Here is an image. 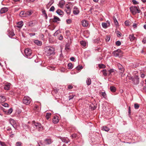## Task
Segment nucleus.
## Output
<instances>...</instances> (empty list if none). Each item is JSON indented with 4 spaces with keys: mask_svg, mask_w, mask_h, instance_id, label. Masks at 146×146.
<instances>
[{
    "mask_svg": "<svg viewBox=\"0 0 146 146\" xmlns=\"http://www.w3.org/2000/svg\"><path fill=\"white\" fill-rule=\"evenodd\" d=\"M45 54L48 56L54 54V48L52 47L48 46L45 47Z\"/></svg>",
    "mask_w": 146,
    "mask_h": 146,
    "instance_id": "f257e3e1",
    "label": "nucleus"
},
{
    "mask_svg": "<svg viewBox=\"0 0 146 146\" xmlns=\"http://www.w3.org/2000/svg\"><path fill=\"white\" fill-rule=\"evenodd\" d=\"M33 12L31 10L27 11H21L20 13V16L21 17H26L31 15Z\"/></svg>",
    "mask_w": 146,
    "mask_h": 146,
    "instance_id": "f03ea898",
    "label": "nucleus"
},
{
    "mask_svg": "<svg viewBox=\"0 0 146 146\" xmlns=\"http://www.w3.org/2000/svg\"><path fill=\"white\" fill-rule=\"evenodd\" d=\"M33 125H35L36 128L39 131H42L43 130V128L41 125L39 123L35 122V121L32 122Z\"/></svg>",
    "mask_w": 146,
    "mask_h": 146,
    "instance_id": "7ed1b4c3",
    "label": "nucleus"
},
{
    "mask_svg": "<svg viewBox=\"0 0 146 146\" xmlns=\"http://www.w3.org/2000/svg\"><path fill=\"white\" fill-rule=\"evenodd\" d=\"M130 9L132 14L133 15H135L137 13H139L140 11V10L136 6L131 7Z\"/></svg>",
    "mask_w": 146,
    "mask_h": 146,
    "instance_id": "20e7f679",
    "label": "nucleus"
},
{
    "mask_svg": "<svg viewBox=\"0 0 146 146\" xmlns=\"http://www.w3.org/2000/svg\"><path fill=\"white\" fill-rule=\"evenodd\" d=\"M31 102V99L28 96L25 97L23 100V103L26 105L30 104Z\"/></svg>",
    "mask_w": 146,
    "mask_h": 146,
    "instance_id": "39448f33",
    "label": "nucleus"
},
{
    "mask_svg": "<svg viewBox=\"0 0 146 146\" xmlns=\"http://www.w3.org/2000/svg\"><path fill=\"white\" fill-rule=\"evenodd\" d=\"M122 54L121 51L120 49H119L114 51L113 52V54L115 57L119 56Z\"/></svg>",
    "mask_w": 146,
    "mask_h": 146,
    "instance_id": "423d86ee",
    "label": "nucleus"
},
{
    "mask_svg": "<svg viewBox=\"0 0 146 146\" xmlns=\"http://www.w3.org/2000/svg\"><path fill=\"white\" fill-rule=\"evenodd\" d=\"M133 83L135 84H139V78L138 76L136 75L134 76L133 80Z\"/></svg>",
    "mask_w": 146,
    "mask_h": 146,
    "instance_id": "0eeeda50",
    "label": "nucleus"
},
{
    "mask_svg": "<svg viewBox=\"0 0 146 146\" xmlns=\"http://www.w3.org/2000/svg\"><path fill=\"white\" fill-rule=\"evenodd\" d=\"M73 11V14L75 15H77L80 12L78 8L76 6L74 7Z\"/></svg>",
    "mask_w": 146,
    "mask_h": 146,
    "instance_id": "6e6552de",
    "label": "nucleus"
},
{
    "mask_svg": "<svg viewBox=\"0 0 146 146\" xmlns=\"http://www.w3.org/2000/svg\"><path fill=\"white\" fill-rule=\"evenodd\" d=\"M65 6L67 9H65V11L68 15H70V14L71 10L70 6L67 4Z\"/></svg>",
    "mask_w": 146,
    "mask_h": 146,
    "instance_id": "1a4fd4ad",
    "label": "nucleus"
},
{
    "mask_svg": "<svg viewBox=\"0 0 146 146\" xmlns=\"http://www.w3.org/2000/svg\"><path fill=\"white\" fill-rule=\"evenodd\" d=\"M25 53L27 56H30L31 54V51L30 49L29 48H27L25 50Z\"/></svg>",
    "mask_w": 146,
    "mask_h": 146,
    "instance_id": "9d476101",
    "label": "nucleus"
},
{
    "mask_svg": "<svg viewBox=\"0 0 146 146\" xmlns=\"http://www.w3.org/2000/svg\"><path fill=\"white\" fill-rule=\"evenodd\" d=\"M9 122L12 126L15 129H16V124L15 121L12 119H11L10 120Z\"/></svg>",
    "mask_w": 146,
    "mask_h": 146,
    "instance_id": "9b49d317",
    "label": "nucleus"
},
{
    "mask_svg": "<svg viewBox=\"0 0 146 146\" xmlns=\"http://www.w3.org/2000/svg\"><path fill=\"white\" fill-rule=\"evenodd\" d=\"M117 66L119 69L120 70V73H123L124 71V68L123 66L119 63H118Z\"/></svg>",
    "mask_w": 146,
    "mask_h": 146,
    "instance_id": "f8f14e48",
    "label": "nucleus"
},
{
    "mask_svg": "<svg viewBox=\"0 0 146 146\" xmlns=\"http://www.w3.org/2000/svg\"><path fill=\"white\" fill-rule=\"evenodd\" d=\"M60 139L63 142L66 143H68L70 141V140L67 137H61Z\"/></svg>",
    "mask_w": 146,
    "mask_h": 146,
    "instance_id": "ddd939ff",
    "label": "nucleus"
},
{
    "mask_svg": "<svg viewBox=\"0 0 146 146\" xmlns=\"http://www.w3.org/2000/svg\"><path fill=\"white\" fill-rule=\"evenodd\" d=\"M8 9V8L7 7L2 8L0 10V13L1 14L5 13L7 11Z\"/></svg>",
    "mask_w": 146,
    "mask_h": 146,
    "instance_id": "4468645a",
    "label": "nucleus"
},
{
    "mask_svg": "<svg viewBox=\"0 0 146 146\" xmlns=\"http://www.w3.org/2000/svg\"><path fill=\"white\" fill-rule=\"evenodd\" d=\"M44 141L45 144L46 145L50 144L52 142V140L50 139H45L44 140Z\"/></svg>",
    "mask_w": 146,
    "mask_h": 146,
    "instance_id": "2eb2a0df",
    "label": "nucleus"
},
{
    "mask_svg": "<svg viewBox=\"0 0 146 146\" xmlns=\"http://www.w3.org/2000/svg\"><path fill=\"white\" fill-rule=\"evenodd\" d=\"M59 121L58 119V117L56 116H55L54 117L53 119H52V122L54 123H57Z\"/></svg>",
    "mask_w": 146,
    "mask_h": 146,
    "instance_id": "dca6fc26",
    "label": "nucleus"
},
{
    "mask_svg": "<svg viewBox=\"0 0 146 146\" xmlns=\"http://www.w3.org/2000/svg\"><path fill=\"white\" fill-rule=\"evenodd\" d=\"M11 85V84L10 83H7L6 84H5L4 89L6 90H9Z\"/></svg>",
    "mask_w": 146,
    "mask_h": 146,
    "instance_id": "f3484780",
    "label": "nucleus"
},
{
    "mask_svg": "<svg viewBox=\"0 0 146 146\" xmlns=\"http://www.w3.org/2000/svg\"><path fill=\"white\" fill-rule=\"evenodd\" d=\"M65 1H64L62 0L60 1L59 3V6L60 8H63L65 4Z\"/></svg>",
    "mask_w": 146,
    "mask_h": 146,
    "instance_id": "a211bd4d",
    "label": "nucleus"
},
{
    "mask_svg": "<svg viewBox=\"0 0 146 146\" xmlns=\"http://www.w3.org/2000/svg\"><path fill=\"white\" fill-rule=\"evenodd\" d=\"M82 26L84 27H87L88 26V24L87 21L85 20H84L82 22Z\"/></svg>",
    "mask_w": 146,
    "mask_h": 146,
    "instance_id": "6ab92c4d",
    "label": "nucleus"
},
{
    "mask_svg": "<svg viewBox=\"0 0 146 146\" xmlns=\"http://www.w3.org/2000/svg\"><path fill=\"white\" fill-rule=\"evenodd\" d=\"M129 38L131 41H132L136 39L133 34L130 35L129 36Z\"/></svg>",
    "mask_w": 146,
    "mask_h": 146,
    "instance_id": "aec40b11",
    "label": "nucleus"
},
{
    "mask_svg": "<svg viewBox=\"0 0 146 146\" xmlns=\"http://www.w3.org/2000/svg\"><path fill=\"white\" fill-rule=\"evenodd\" d=\"M54 18L52 20L53 22H56L58 21H60V19L58 17L54 16Z\"/></svg>",
    "mask_w": 146,
    "mask_h": 146,
    "instance_id": "412c9836",
    "label": "nucleus"
},
{
    "mask_svg": "<svg viewBox=\"0 0 146 146\" xmlns=\"http://www.w3.org/2000/svg\"><path fill=\"white\" fill-rule=\"evenodd\" d=\"M5 100V98L4 96H0V103L4 102Z\"/></svg>",
    "mask_w": 146,
    "mask_h": 146,
    "instance_id": "4be33fe9",
    "label": "nucleus"
},
{
    "mask_svg": "<svg viewBox=\"0 0 146 146\" xmlns=\"http://www.w3.org/2000/svg\"><path fill=\"white\" fill-rule=\"evenodd\" d=\"M34 42L35 44L38 46H40L42 44V43L41 41L37 40H35L34 41Z\"/></svg>",
    "mask_w": 146,
    "mask_h": 146,
    "instance_id": "5701e85b",
    "label": "nucleus"
},
{
    "mask_svg": "<svg viewBox=\"0 0 146 146\" xmlns=\"http://www.w3.org/2000/svg\"><path fill=\"white\" fill-rule=\"evenodd\" d=\"M56 13L60 15H62L64 14V12L60 9H58Z\"/></svg>",
    "mask_w": 146,
    "mask_h": 146,
    "instance_id": "b1692460",
    "label": "nucleus"
},
{
    "mask_svg": "<svg viewBox=\"0 0 146 146\" xmlns=\"http://www.w3.org/2000/svg\"><path fill=\"white\" fill-rule=\"evenodd\" d=\"M86 83L88 86L90 85L91 83V80L90 78H88L86 80Z\"/></svg>",
    "mask_w": 146,
    "mask_h": 146,
    "instance_id": "393cba45",
    "label": "nucleus"
},
{
    "mask_svg": "<svg viewBox=\"0 0 146 146\" xmlns=\"http://www.w3.org/2000/svg\"><path fill=\"white\" fill-rule=\"evenodd\" d=\"M110 89L111 91L112 92H115L116 91V88L114 86H111L110 87Z\"/></svg>",
    "mask_w": 146,
    "mask_h": 146,
    "instance_id": "a878e982",
    "label": "nucleus"
},
{
    "mask_svg": "<svg viewBox=\"0 0 146 146\" xmlns=\"http://www.w3.org/2000/svg\"><path fill=\"white\" fill-rule=\"evenodd\" d=\"M102 129L103 131H108L110 129L109 128L105 126L102 127Z\"/></svg>",
    "mask_w": 146,
    "mask_h": 146,
    "instance_id": "bb28decb",
    "label": "nucleus"
},
{
    "mask_svg": "<svg viewBox=\"0 0 146 146\" xmlns=\"http://www.w3.org/2000/svg\"><path fill=\"white\" fill-rule=\"evenodd\" d=\"M23 22L21 21L18 22L17 23V24L18 25H19V26H17V27L19 28H21L23 26Z\"/></svg>",
    "mask_w": 146,
    "mask_h": 146,
    "instance_id": "cd10ccee",
    "label": "nucleus"
},
{
    "mask_svg": "<svg viewBox=\"0 0 146 146\" xmlns=\"http://www.w3.org/2000/svg\"><path fill=\"white\" fill-rule=\"evenodd\" d=\"M9 36L10 37H12L15 35L14 33L11 31H8Z\"/></svg>",
    "mask_w": 146,
    "mask_h": 146,
    "instance_id": "c85d7f7f",
    "label": "nucleus"
},
{
    "mask_svg": "<svg viewBox=\"0 0 146 146\" xmlns=\"http://www.w3.org/2000/svg\"><path fill=\"white\" fill-rule=\"evenodd\" d=\"M80 43L83 46V47H85L86 46V42L84 41H81L80 42Z\"/></svg>",
    "mask_w": 146,
    "mask_h": 146,
    "instance_id": "c756f323",
    "label": "nucleus"
},
{
    "mask_svg": "<svg viewBox=\"0 0 146 146\" xmlns=\"http://www.w3.org/2000/svg\"><path fill=\"white\" fill-rule=\"evenodd\" d=\"M108 72H109V73L108 74V76H110L112 73L115 72V71L113 69H112L109 70Z\"/></svg>",
    "mask_w": 146,
    "mask_h": 146,
    "instance_id": "7c9ffc66",
    "label": "nucleus"
},
{
    "mask_svg": "<svg viewBox=\"0 0 146 146\" xmlns=\"http://www.w3.org/2000/svg\"><path fill=\"white\" fill-rule=\"evenodd\" d=\"M54 1L53 0H51L47 5V7H49L50 6L54 3Z\"/></svg>",
    "mask_w": 146,
    "mask_h": 146,
    "instance_id": "2f4dec72",
    "label": "nucleus"
},
{
    "mask_svg": "<svg viewBox=\"0 0 146 146\" xmlns=\"http://www.w3.org/2000/svg\"><path fill=\"white\" fill-rule=\"evenodd\" d=\"M102 25L103 28L106 29L107 28V24L106 23H102Z\"/></svg>",
    "mask_w": 146,
    "mask_h": 146,
    "instance_id": "473e14b6",
    "label": "nucleus"
},
{
    "mask_svg": "<svg viewBox=\"0 0 146 146\" xmlns=\"http://www.w3.org/2000/svg\"><path fill=\"white\" fill-rule=\"evenodd\" d=\"M101 95L104 98H106L107 97L106 94L105 92H101Z\"/></svg>",
    "mask_w": 146,
    "mask_h": 146,
    "instance_id": "72a5a7b5",
    "label": "nucleus"
},
{
    "mask_svg": "<svg viewBox=\"0 0 146 146\" xmlns=\"http://www.w3.org/2000/svg\"><path fill=\"white\" fill-rule=\"evenodd\" d=\"M103 75L105 76H106L107 75V73L106 72V69L103 70L102 71Z\"/></svg>",
    "mask_w": 146,
    "mask_h": 146,
    "instance_id": "f704fd0d",
    "label": "nucleus"
},
{
    "mask_svg": "<svg viewBox=\"0 0 146 146\" xmlns=\"http://www.w3.org/2000/svg\"><path fill=\"white\" fill-rule=\"evenodd\" d=\"M113 18L115 24L116 25H118V23L115 17H113Z\"/></svg>",
    "mask_w": 146,
    "mask_h": 146,
    "instance_id": "c9c22d12",
    "label": "nucleus"
},
{
    "mask_svg": "<svg viewBox=\"0 0 146 146\" xmlns=\"http://www.w3.org/2000/svg\"><path fill=\"white\" fill-rule=\"evenodd\" d=\"M51 115V113H47L46 116V119L47 120L48 119Z\"/></svg>",
    "mask_w": 146,
    "mask_h": 146,
    "instance_id": "e433bc0d",
    "label": "nucleus"
},
{
    "mask_svg": "<svg viewBox=\"0 0 146 146\" xmlns=\"http://www.w3.org/2000/svg\"><path fill=\"white\" fill-rule=\"evenodd\" d=\"M68 66L69 69H72L73 68V65L72 63H69L68 64Z\"/></svg>",
    "mask_w": 146,
    "mask_h": 146,
    "instance_id": "4c0bfd02",
    "label": "nucleus"
},
{
    "mask_svg": "<svg viewBox=\"0 0 146 146\" xmlns=\"http://www.w3.org/2000/svg\"><path fill=\"white\" fill-rule=\"evenodd\" d=\"M60 33V31L58 30H57L56 32L54 33L53 35L54 36H56L57 35Z\"/></svg>",
    "mask_w": 146,
    "mask_h": 146,
    "instance_id": "58836bf2",
    "label": "nucleus"
},
{
    "mask_svg": "<svg viewBox=\"0 0 146 146\" xmlns=\"http://www.w3.org/2000/svg\"><path fill=\"white\" fill-rule=\"evenodd\" d=\"M98 66L100 68H104L106 67L103 64H99Z\"/></svg>",
    "mask_w": 146,
    "mask_h": 146,
    "instance_id": "ea45409f",
    "label": "nucleus"
},
{
    "mask_svg": "<svg viewBox=\"0 0 146 146\" xmlns=\"http://www.w3.org/2000/svg\"><path fill=\"white\" fill-rule=\"evenodd\" d=\"M76 68L77 70L79 71L82 69L83 67L82 66H77L76 67Z\"/></svg>",
    "mask_w": 146,
    "mask_h": 146,
    "instance_id": "a19ab883",
    "label": "nucleus"
},
{
    "mask_svg": "<svg viewBox=\"0 0 146 146\" xmlns=\"http://www.w3.org/2000/svg\"><path fill=\"white\" fill-rule=\"evenodd\" d=\"M139 107V106L138 104L136 103L134 104V108L135 109H138Z\"/></svg>",
    "mask_w": 146,
    "mask_h": 146,
    "instance_id": "79ce46f5",
    "label": "nucleus"
},
{
    "mask_svg": "<svg viewBox=\"0 0 146 146\" xmlns=\"http://www.w3.org/2000/svg\"><path fill=\"white\" fill-rule=\"evenodd\" d=\"M77 134H75V133H74V134H73L71 136V137H72V139L76 138L77 137Z\"/></svg>",
    "mask_w": 146,
    "mask_h": 146,
    "instance_id": "37998d69",
    "label": "nucleus"
},
{
    "mask_svg": "<svg viewBox=\"0 0 146 146\" xmlns=\"http://www.w3.org/2000/svg\"><path fill=\"white\" fill-rule=\"evenodd\" d=\"M115 44L117 46H119L121 44V42L120 41L118 40L115 42Z\"/></svg>",
    "mask_w": 146,
    "mask_h": 146,
    "instance_id": "c03bdc74",
    "label": "nucleus"
},
{
    "mask_svg": "<svg viewBox=\"0 0 146 146\" xmlns=\"http://www.w3.org/2000/svg\"><path fill=\"white\" fill-rule=\"evenodd\" d=\"M105 39L107 42H109L110 39V37L109 36H106Z\"/></svg>",
    "mask_w": 146,
    "mask_h": 146,
    "instance_id": "a18cd8bd",
    "label": "nucleus"
},
{
    "mask_svg": "<svg viewBox=\"0 0 146 146\" xmlns=\"http://www.w3.org/2000/svg\"><path fill=\"white\" fill-rule=\"evenodd\" d=\"M55 10V8L54 6H52L49 9V11H51L53 12Z\"/></svg>",
    "mask_w": 146,
    "mask_h": 146,
    "instance_id": "49530a36",
    "label": "nucleus"
},
{
    "mask_svg": "<svg viewBox=\"0 0 146 146\" xmlns=\"http://www.w3.org/2000/svg\"><path fill=\"white\" fill-rule=\"evenodd\" d=\"M116 33L117 36L118 37H120L121 36V34L119 31H117Z\"/></svg>",
    "mask_w": 146,
    "mask_h": 146,
    "instance_id": "de8ad7c7",
    "label": "nucleus"
},
{
    "mask_svg": "<svg viewBox=\"0 0 146 146\" xmlns=\"http://www.w3.org/2000/svg\"><path fill=\"white\" fill-rule=\"evenodd\" d=\"M12 111H13L12 109V108H11L7 112V113L8 114H10L12 112Z\"/></svg>",
    "mask_w": 146,
    "mask_h": 146,
    "instance_id": "09e8293b",
    "label": "nucleus"
},
{
    "mask_svg": "<svg viewBox=\"0 0 146 146\" xmlns=\"http://www.w3.org/2000/svg\"><path fill=\"white\" fill-rule=\"evenodd\" d=\"M2 105L5 107H7L9 106V105L7 103H4L2 104Z\"/></svg>",
    "mask_w": 146,
    "mask_h": 146,
    "instance_id": "8fccbe9b",
    "label": "nucleus"
},
{
    "mask_svg": "<svg viewBox=\"0 0 146 146\" xmlns=\"http://www.w3.org/2000/svg\"><path fill=\"white\" fill-rule=\"evenodd\" d=\"M75 96V95H72L70 96L68 98H69V100H70L72 99Z\"/></svg>",
    "mask_w": 146,
    "mask_h": 146,
    "instance_id": "3c124183",
    "label": "nucleus"
},
{
    "mask_svg": "<svg viewBox=\"0 0 146 146\" xmlns=\"http://www.w3.org/2000/svg\"><path fill=\"white\" fill-rule=\"evenodd\" d=\"M69 44H66L65 45V49L66 50H69Z\"/></svg>",
    "mask_w": 146,
    "mask_h": 146,
    "instance_id": "603ef678",
    "label": "nucleus"
},
{
    "mask_svg": "<svg viewBox=\"0 0 146 146\" xmlns=\"http://www.w3.org/2000/svg\"><path fill=\"white\" fill-rule=\"evenodd\" d=\"M22 143L20 142H17L16 143V146H21Z\"/></svg>",
    "mask_w": 146,
    "mask_h": 146,
    "instance_id": "864d4df0",
    "label": "nucleus"
},
{
    "mask_svg": "<svg viewBox=\"0 0 146 146\" xmlns=\"http://www.w3.org/2000/svg\"><path fill=\"white\" fill-rule=\"evenodd\" d=\"M125 24L126 26H128L129 25V22L128 21H126L125 22Z\"/></svg>",
    "mask_w": 146,
    "mask_h": 146,
    "instance_id": "5fc2aeb1",
    "label": "nucleus"
},
{
    "mask_svg": "<svg viewBox=\"0 0 146 146\" xmlns=\"http://www.w3.org/2000/svg\"><path fill=\"white\" fill-rule=\"evenodd\" d=\"M58 38L60 40L63 39V36L61 35H60V36L58 37Z\"/></svg>",
    "mask_w": 146,
    "mask_h": 146,
    "instance_id": "6e6d98bb",
    "label": "nucleus"
},
{
    "mask_svg": "<svg viewBox=\"0 0 146 146\" xmlns=\"http://www.w3.org/2000/svg\"><path fill=\"white\" fill-rule=\"evenodd\" d=\"M132 2L134 4H138V2L135 0H132Z\"/></svg>",
    "mask_w": 146,
    "mask_h": 146,
    "instance_id": "4d7b16f0",
    "label": "nucleus"
},
{
    "mask_svg": "<svg viewBox=\"0 0 146 146\" xmlns=\"http://www.w3.org/2000/svg\"><path fill=\"white\" fill-rule=\"evenodd\" d=\"M66 22L68 24H70L72 22V21L70 19H68L66 20Z\"/></svg>",
    "mask_w": 146,
    "mask_h": 146,
    "instance_id": "13d9d810",
    "label": "nucleus"
},
{
    "mask_svg": "<svg viewBox=\"0 0 146 146\" xmlns=\"http://www.w3.org/2000/svg\"><path fill=\"white\" fill-rule=\"evenodd\" d=\"M142 42L144 44L145 43H146V38H143L142 40Z\"/></svg>",
    "mask_w": 146,
    "mask_h": 146,
    "instance_id": "bf43d9fd",
    "label": "nucleus"
},
{
    "mask_svg": "<svg viewBox=\"0 0 146 146\" xmlns=\"http://www.w3.org/2000/svg\"><path fill=\"white\" fill-rule=\"evenodd\" d=\"M70 59L71 61H74L75 59L74 57H72L70 58Z\"/></svg>",
    "mask_w": 146,
    "mask_h": 146,
    "instance_id": "052dcab7",
    "label": "nucleus"
},
{
    "mask_svg": "<svg viewBox=\"0 0 146 146\" xmlns=\"http://www.w3.org/2000/svg\"><path fill=\"white\" fill-rule=\"evenodd\" d=\"M73 88V86L71 85H69L68 86V88L69 89H71L72 88Z\"/></svg>",
    "mask_w": 146,
    "mask_h": 146,
    "instance_id": "680f3d73",
    "label": "nucleus"
},
{
    "mask_svg": "<svg viewBox=\"0 0 146 146\" xmlns=\"http://www.w3.org/2000/svg\"><path fill=\"white\" fill-rule=\"evenodd\" d=\"M131 107L130 106H129V110H128V113L130 115L131 113Z\"/></svg>",
    "mask_w": 146,
    "mask_h": 146,
    "instance_id": "e2e57ef3",
    "label": "nucleus"
},
{
    "mask_svg": "<svg viewBox=\"0 0 146 146\" xmlns=\"http://www.w3.org/2000/svg\"><path fill=\"white\" fill-rule=\"evenodd\" d=\"M133 26L134 28H135L137 27V24L135 23H134L133 25Z\"/></svg>",
    "mask_w": 146,
    "mask_h": 146,
    "instance_id": "0e129e2a",
    "label": "nucleus"
},
{
    "mask_svg": "<svg viewBox=\"0 0 146 146\" xmlns=\"http://www.w3.org/2000/svg\"><path fill=\"white\" fill-rule=\"evenodd\" d=\"M7 130L8 131H11V128L8 127L7 128Z\"/></svg>",
    "mask_w": 146,
    "mask_h": 146,
    "instance_id": "69168bd1",
    "label": "nucleus"
},
{
    "mask_svg": "<svg viewBox=\"0 0 146 146\" xmlns=\"http://www.w3.org/2000/svg\"><path fill=\"white\" fill-rule=\"evenodd\" d=\"M134 77H130L129 79L130 80H132V81H133V80Z\"/></svg>",
    "mask_w": 146,
    "mask_h": 146,
    "instance_id": "338daca9",
    "label": "nucleus"
},
{
    "mask_svg": "<svg viewBox=\"0 0 146 146\" xmlns=\"http://www.w3.org/2000/svg\"><path fill=\"white\" fill-rule=\"evenodd\" d=\"M42 14L44 15H45L46 14V11L45 10H43L42 11Z\"/></svg>",
    "mask_w": 146,
    "mask_h": 146,
    "instance_id": "774afa93",
    "label": "nucleus"
}]
</instances>
